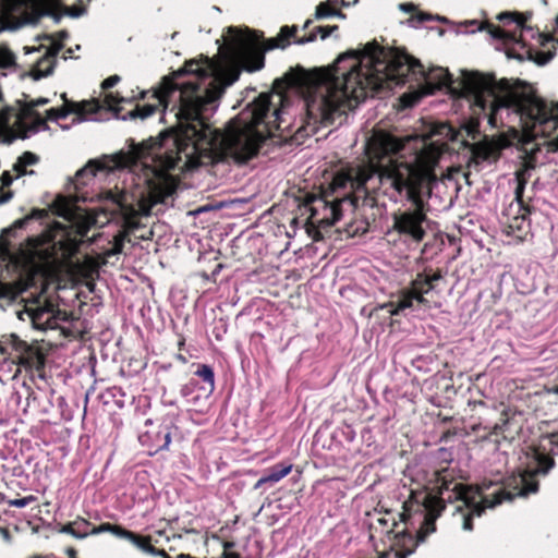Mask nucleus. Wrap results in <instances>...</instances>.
<instances>
[{"label":"nucleus","mask_w":558,"mask_h":558,"mask_svg":"<svg viewBox=\"0 0 558 558\" xmlns=\"http://www.w3.org/2000/svg\"><path fill=\"white\" fill-rule=\"evenodd\" d=\"M207 71L211 75L208 80V93L201 89L181 90L179 87L170 88L167 94L168 107L175 112V117L183 121V129L177 140L172 141L183 154L179 163L181 172L193 170L199 166H208L223 158H231L242 165L257 156L263 143L271 135V124L280 126L282 109L275 108L269 113L274 99L282 102L281 94H262L258 98L231 119L222 131L209 124V118L217 108V100L225 88L235 80L229 77L222 65L217 66L207 62Z\"/></svg>","instance_id":"1"},{"label":"nucleus","mask_w":558,"mask_h":558,"mask_svg":"<svg viewBox=\"0 0 558 558\" xmlns=\"http://www.w3.org/2000/svg\"><path fill=\"white\" fill-rule=\"evenodd\" d=\"M445 148L444 143H427L417 135L398 138L375 131L366 144L369 163L339 170L330 189L345 197L352 192L368 193L375 181L390 201L410 202L409 208L392 214L391 229L401 238L418 243L425 238L427 222L422 194L425 189L430 193V184L437 180L434 169Z\"/></svg>","instance_id":"2"},{"label":"nucleus","mask_w":558,"mask_h":558,"mask_svg":"<svg viewBox=\"0 0 558 558\" xmlns=\"http://www.w3.org/2000/svg\"><path fill=\"white\" fill-rule=\"evenodd\" d=\"M417 72L424 74L418 60L375 43L365 45L361 51L340 54L333 64L318 70L305 99L306 117L296 134L314 135L320 126L333 123L366 97L404 84L410 73Z\"/></svg>","instance_id":"3"},{"label":"nucleus","mask_w":558,"mask_h":558,"mask_svg":"<svg viewBox=\"0 0 558 558\" xmlns=\"http://www.w3.org/2000/svg\"><path fill=\"white\" fill-rule=\"evenodd\" d=\"M427 85L433 93L444 86L466 98L473 116L486 119L492 128L504 124L506 113L514 116L523 130L532 134L547 135L558 128V101H547L534 95L520 83H511L494 75L477 71H462L459 78L452 80L442 69H433L426 75Z\"/></svg>","instance_id":"4"},{"label":"nucleus","mask_w":558,"mask_h":558,"mask_svg":"<svg viewBox=\"0 0 558 558\" xmlns=\"http://www.w3.org/2000/svg\"><path fill=\"white\" fill-rule=\"evenodd\" d=\"M207 62L214 66L218 64V62L209 58L185 62L183 68L173 71L170 75L162 78L155 90V97L158 100L157 105L146 104L136 106L135 110L129 113L131 118L146 119L161 108L165 116L171 114L175 119V126L171 134L162 136L161 140L149 138L140 144H132L128 150L138 149L143 157L145 155L150 157L147 158V165L140 166L141 171H143L144 182L154 191H159L158 195H154V203H163L165 198L175 191L177 180L170 174V171L179 169V163H181L183 157V154L179 153V147L172 141L177 140L184 123L167 106V94L172 87H179L181 90H195L197 93L204 89L207 94L209 84L205 76L210 75L209 71H207Z\"/></svg>","instance_id":"5"},{"label":"nucleus","mask_w":558,"mask_h":558,"mask_svg":"<svg viewBox=\"0 0 558 558\" xmlns=\"http://www.w3.org/2000/svg\"><path fill=\"white\" fill-rule=\"evenodd\" d=\"M433 490L436 493L412 494L404 502L401 514L404 522L410 521L411 525H418L417 538L424 542L425 538L435 532V521L445 509V504L459 502L453 512V518L461 523L462 529L472 531V518L480 517L485 508H494L504 500H512L514 497L526 496L538 490V483L533 480V474H520L514 478V492L498 489L490 499L472 486H466L456 480L453 471L442 469L434 474Z\"/></svg>","instance_id":"6"},{"label":"nucleus","mask_w":558,"mask_h":558,"mask_svg":"<svg viewBox=\"0 0 558 558\" xmlns=\"http://www.w3.org/2000/svg\"><path fill=\"white\" fill-rule=\"evenodd\" d=\"M148 158L150 157L148 156ZM147 155L143 157L138 149L133 151H120L101 161L90 160L75 173L73 180L74 189L78 192L83 186L88 185L98 172L123 168H129L131 171L136 172L141 170L140 165H147ZM86 199L87 197L83 193H77L74 199L65 196H59L56 199L54 206L57 214L71 222L72 227L75 228V235L73 238H69L64 242L60 241L64 250L63 255L72 256L77 252L82 239L87 234L90 226L94 223L93 219L84 217L74 205V202H85Z\"/></svg>","instance_id":"7"},{"label":"nucleus","mask_w":558,"mask_h":558,"mask_svg":"<svg viewBox=\"0 0 558 558\" xmlns=\"http://www.w3.org/2000/svg\"><path fill=\"white\" fill-rule=\"evenodd\" d=\"M106 198L111 201L116 208L113 213L123 217V230L113 236L110 247L104 250L96 256L86 255L77 267L85 278H94L98 275L99 268L109 262V258L122 253L128 235L140 228V216H148L151 205L144 198V192L137 195H129L125 191H107Z\"/></svg>","instance_id":"8"},{"label":"nucleus","mask_w":558,"mask_h":558,"mask_svg":"<svg viewBox=\"0 0 558 558\" xmlns=\"http://www.w3.org/2000/svg\"><path fill=\"white\" fill-rule=\"evenodd\" d=\"M62 99L64 100V105L60 108H50L46 111V121H56L58 122L61 119L66 118L70 113H76L77 118L76 122H81L85 119H90L94 121L99 120V118L95 117L98 111L106 106L108 109L118 112L120 109L118 105L123 101L122 97H119L112 93H109L105 96L104 104L101 105L99 100L92 101H83V102H73L69 101L65 97V94H62Z\"/></svg>","instance_id":"9"},{"label":"nucleus","mask_w":558,"mask_h":558,"mask_svg":"<svg viewBox=\"0 0 558 558\" xmlns=\"http://www.w3.org/2000/svg\"><path fill=\"white\" fill-rule=\"evenodd\" d=\"M341 198L331 202L325 198H312L301 207L302 216H306L304 221L307 232L312 234L315 231L314 239L320 229L331 227L341 218Z\"/></svg>","instance_id":"10"},{"label":"nucleus","mask_w":558,"mask_h":558,"mask_svg":"<svg viewBox=\"0 0 558 558\" xmlns=\"http://www.w3.org/2000/svg\"><path fill=\"white\" fill-rule=\"evenodd\" d=\"M229 53L235 61L246 64L251 58L254 64L250 70H259L264 64V57L259 52L258 41L251 34L236 27H229L223 36Z\"/></svg>","instance_id":"11"},{"label":"nucleus","mask_w":558,"mask_h":558,"mask_svg":"<svg viewBox=\"0 0 558 558\" xmlns=\"http://www.w3.org/2000/svg\"><path fill=\"white\" fill-rule=\"evenodd\" d=\"M500 21H507L510 24H514L513 29H505L499 26H494L490 29V35L496 39H501L505 43L522 44L526 45L525 36L530 34L534 36L532 27L525 26L526 16L519 13L504 12L498 15Z\"/></svg>","instance_id":"12"},{"label":"nucleus","mask_w":558,"mask_h":558,"mask_svg":"<svg viewBox=\"0 0 558 558\" xmlns=\"http://www.w3.org/2000/svg\"><path fill=\"white\" fill-rule=\"evenodd\" d=\"M50 102L49 98L39 97L26 101L20 109L17 119L20 126L24 129V136L28 137L39 131L47 130L46 119H44L36 110L39 106H45Z\"/></svg>","instance_id":"13"},{"label":"nucleus","mask_w":558,"mask_h":558,"mask_svg":"<svg viewBox=\"0 0 558 558\" xmlns=\"http://www.w3.org/2000/svg\"><path fill=\"white\" fill-rule=\"evenodd\" d=\"M21 320H29L34 328L39 330L56 329L59 320H65V314L54 312L50 306H25L17 312Z\"/></svg>","instance_id":"14"},{"label":"nucleus","mask_w":558,"mask_h":558,"mask_svg":"<svg viewBox=\"0 0 558 558\" xmlns=\"http://www.w3.org/2000/svg\"><path fill=\"white\" fill-rule=\"evenodd\" d=\"M38 161V157L29 151H25L17 158L12 167V170L4 171L0 180V190L10 185L13 180H17L22 175L33 174V170H27L28 166H33ZM13 194L11 191L0 193V205L8 203L12 198Z\"/></svg>","instance_id":"15"},{"label":"nucleus","mask_w":558,"mask_h":558,"mask_svg":"<svg viewBox=\"0 0 558 558\" xmlns=\"http://www.w3.org/2000/svg\"><path fill=\"white\" fill-rule=\"evenodd\" d=\"M61 49L62 45L60 43H51L50 47L33 65L29 75L36 81L50 75L56 65V57Z\"/></svg>","instance_id":"16"},{"label":"nucleus","mask_w":558,"mask_h":558,"mask_svg":"<svg viewBox=\"0 0 558 558\" xmlns=\"http://www.w3.org/2000/svg\"><path fill=\"white\" fill-rule=\"evenodd\" d=\"M2 14L0 17L3 29L14 31L23 25V21L15 20L13 13L23 7L21 0H0Z\"/></svg>","instance_id":"17"},{"label":"nucleus","mask_w":558,"mask_h":558,"mask_svg":"<svg viewBox=\"0 0 558 558\" xmlns=\"http://www.w3.org/2000/svg\"><path fill=\"white\" fill-rule=\"evenodd\" d=\"M292 470V464H277L269 469L254 485V489H259L266 484H276L286 477Z\"/></svg>","instance_id":"18"},{"label":"nucleus","mask_w":558,"mask_h":558,"mask_svg":"<svg viewBox=\"0 0 558 558\" xmlns=\"http://www.w3.org/2000/svg\"><path fill=\"white\" fill-rule=\"evenodd\" d=\"M416 296L409 290H403L397 302H389L381 306L389 312L391 316H397L407 308H412Z\"/></svg>","instance_id":"19"},{"label":"nucleus","mask_w":558,"mask_h":558,"mask_svg":"<svg viewBox=\"0 0 558 558\" xmlns=\"http://www.w3.org/2000/svg\"><path fill=\"white\" fill-rule=\"evenodd\" d=\"M339 3L348 5L344 0H327L325 2H320L316 7L315 19L322 20L332 16L344 19L345 15L338 9Z\"/></svg>","instance_id":"20"},{"label":"nucleus","mask_w":558,"mask_h":558,"mask_svg":"<svg viewBox=\"0 0 558 558\" xmlns=\"http://www.w3.org/2000/svg\"><path fill=\"white\" fill-rule=\"evenodd\" d=\"M434 289V284H429L425 274H417L412 280L410 291L416 296V302L423 304L426 302L425 294Z\"/></svg>","instance_id":"21"},{"label":"nucleus","mask_w":558,"mask_h":558,"mask_svg":"<svg viewBox=\"0 0 558 558\" xmlns=\"http://www.w3.org/2000/svg\"><path fill=\"white\" fill-rule=\"evenodd\" d=\"M296 26H282L279 34L269 39L266 49L286 48L290 45V39L294 36Z\"/></svg>","instance_id":"22"},{"label":"nucleus","mask_w":558,"mask_h":558,"mask_svg":"<svg viewBox=\"0 0 558 558\" xmlns=\"http://www.w3.org/2000/svg\"><path fill=\"white\" fill-rule=\"evenodd\" d=\"M27 282L0 283V299L15 300L27 289Z\"/></svg>","instance_id":"23"},{"label":"nucleus","mask_w":558,"mask_h":558,"mask_svg":"<svg viewBox=\"0 0 558 558\" xmlns=\"http://www.w3.org/2000/svg\"><path fill=\"white\" fill-rule=\"evenodd\" d=\"M495 153V149L492 145L485 143H477L474 145L472 154L475 162H482L489 160Z\"/></svg>","instance_id":"24"},{"label":"nucleus","mask_w":558,"mask_h":558,"mask_svg":"<svg viewBox=\"0 0 558 558\" xmlns=\"http://www.w3.org/2000/svg\"><path fill=\"white\" fill-rule=\"evenodd\" d=\"M171 442V434L168 428H161L156 433L155 441L151 445V452H158L167 449Z\"/></svg>","instance_id":"25"},{"label":"nucleus","mask_w":558,"mask_h":558,"mask_svg":"<svg viewBox=\"0 0 558 558\" xmlns=\"http://www.w3.org/2000/svg\"><path fill=\"white\" fill-rule=\"evenodd\" d=\"M338 29V26L337 25H333V26H318L315 28V32L312 33L310 36L307 37H302L298 40H295V43L298 45H304V44H307V43H311V41H314L317 37V35L320 36L322 39H325L327 38L332 32L337 31Z\"/></svg>","instance_id":"26"},{"label":"nucleus","mask_w":558,"mask_h":558,"mask_svg":"<svg viewBox=\"0 0 558 558\" xmlns=\"http://www.w3.org/2000/svg\"><path fill=\"white\" fill-rule=\"evenodd\" d=\"M195 374L208 384L209 391L211 392L215 388V375L213 368L206 364H203L197 368Z\"/></svg>","instance_id":"27"},{"label":"nucleus","mask_w":558,"mask_h":558,"mask_svg":"<svg viewBox=\"0 0 558 558\" xmlns=\"http://www.w3.org/2000/svg\"><path fill=\"white\" fill-rule=\"evenodd\" d=\"M90 523L82 518L74 520V527L76 533V538L82 539L90 535Z\"/></svg>","instance_id":"28"},{"label":"nucleus","mask_w":558,"mask_h":558,"mask_svg":"<svg viewBox=\"0 0 558 558\" xmlns=\"http://www.w3.org/2000/svg\"><path fill=\"white\" fill-rule=\"evenodd\" d=\"M15 64V56L8 48H0V68L8 69Z\"/></svg>","instance_id":"29"},{"label":"nucleus","mask_w":558,"mask_h":558,"mask_svg":"<svg viewBox=\"0 0 558 558\" xmlns=\"http://www.w3.org/2000/svg\"><path fill=\"white\" fill-rule=\"evenodd\" d=\"M554 464L555 462L551 458L542 456L538 459V468L535 470V473L547 474Z\"/></svg>","instance_id":"30"},{"label":"nucleus","mask_w":558,"mask_h":558,"mask_svg":"<svg viewBox=\"0 0 558 558\" xmlns=\"http://www.w3.org/2000/svg\"><path fill=\"white\" fill-rule=\"evenodd\" d=\"M133 537L134 538L131 537L129 542L145 553V548L150 543V536H141L133 532Z\"/></svg>","instance_id":"31"},{"label":"nucleus","mask_w":558,"mask_h":558,"mask_svg":"<svg viewBox=\"0 0 558 558\" xmlns=\"http://www.w3.org/2000/svg\"><path fill=\"white\" fill-rule=\"evenodd\" d=\"M111 533L114 536H117L119 538H124L126 541H129L131 537L134 538L132 531L125 530L124 527H122L120 525H114L113 524Z\"/></svg>","instance_id":"32"},{"label":"nucleus","mask_w":558,"mask_h":558,"mask_svg":"<svg viewBox=\"0 0 558 558\" xmlns=\"http://www.w3.org/2000/svg\"><path fill=\"white\" fill-rule=\"evenodd\" d=\"M420 98H421L420 93L404 94L401 97V102L404 107H412L420 100Z\"/></svg>","instance_id":"33"},{"label":"nucleus","mask_w":558,"mask_h":558,"mask_svg":"<svg viewBox=\"0 0 558 558\" xmlns=\"http://www.w3.org/2000/svg\"><path fill=\"white\" fill-rule=\"evenodd\" d=\"M35 500H36V497L33 496V495H29V496H26V497H23V498L11 500L10 501V506L16 507V508H24V507H26L27 505L32 504Z\"/></svg>","instance_id":"34"},{"label":"nucleus","mask_w":558,"mask_h":558,"mask_svg":"<svg viewBox=\"0 0 558 558\" xmlns=\"http://www.w3.org/2000/svg\"><path fill=\"white\" fill-rule=\"evenodd\" d=\"M29 219H31L29 217H25L23 219L16 220L10 229H7L3 231L0 242L1 243L3 242V238L5 234H9V233L15 231L16 229H22L29 221Z\"/></svg>","instance_id":"35"},{"label":"nucleus","mask_w":558,"mask_h":558,"mask_svg":"<svg viewBox=\"0 0 558 558\" xmlns=\"http://www.w3.org/2000/svg\"><path fill=\"white\" fill-rule=\"evenodd\" d=\"M85 9L80 5V7H64V12L65 14L72 16V17H78L81 16L83 13H84Z\"/></svg>","instance_id":"36"},{"label":"nucleus","mask_w":558,"mask_h":558,"mask_svg":"<svg viewBox=\"0 0 558 558\" xmlns=\"http://www.w3.org/2000/svg\"><path fill=\"white\" fill-rule=\"evenodd\" d=\"M113 524L110 523H102L98 526H94L90 529V535H97L104 532H110L112 531Z\"/></svg>","instance_id":"37"},{"label":"nucleus","mask_w":558,"mask_h":558,"mask_svg":"<svg viewBox=\"0 0 558 558\" xmlns=\"http://www.w3.org/2000/svg\"><path fill=\"white\" fill-rule=\"evenodd\" d=\"M120 81V76L118 75H112L108 78H106L102 84H101V87L104 89H108V88H111L113 87L118 82Z\"/></svg>","instance_id":"38"},{"label":"nucleus","mask_w":558,"mask_h":558,"mask_svg":"<svg viewBox=\"0 0 558 558\" xmlns=\"http://www.w3.org/2000/svg\"><path fill=\"white\" fill-rule=\"evenodd\" d=\"M145 553L150 554V555H156V556H162L163 558L169 557L163 549H157L150 543L145 548Z\"/></svg>","instance_id":"39"},{"label":"nucleus","mask_w":558,"mask_h":558,"mask_svg":"<svg viewBox=\"0 0 558 558\" xmlns=\"http://www.w3.org/2000/svg\"><path fill=\"white\" fill-rule=\"evenodd\" d=\"M75 527H74V521L63 525L60 530L61 533H65V534H70L72 535L73 537L76 538V533H75Z\"/></svg>","instance_id":"40"},{"label":"nucleus","mask_w":558,"mask_h":558,"mask_svg":"<svg viewBox=\"0 0 558 558\" xmlns=\"http://www.w3.org/2000/svg\"><path fill=\"white\" fill-rule=\"evenodd\" d=\"M508 418L502 420L501 424H495L492 434L498 435L499 433L505 430L506 425L508 424Z\"/></svg>","instance_id":"41"},{"label":"nucleus","mask_w":558,"mask_h":558,"mask_svg":"<svg viewBox=\"0 0 558 558\" xmlns=\"http://www.w3.org/2000/svg\"><path fill=\"white\" fill-rule=\"evenodd\" d=\"M442 278V275L440 271H436L433 275H426V280L429 284H434L435 281H438Z\"/></svg>","instance_id":"42"},{"label":"nucleus","mask_w":558,"mask_h":558,"mask_svg":"<svg viewBox=\"0 0 558 558\" xmlns=\"http://www.w3.org/2000/svg\"><path fill=\"white\" fill-rule=\"evenodd\" d=\"M400 9L404 12H411L413 10V4L402 3V4H400Z\"/></svg>","instance_id":"43"},{"label":"nucleus","mask_w":558,"mask_h":558,"mask_svg":"<svg viewBox=\"0 0 558 558\" xmlns=\"http://www.w3.org/2000/svg\"><path fill=\"white\" fill-rule=\"evenodd\" d=\"M416 19H417L418 22H424V21H427V20H432V15L421 13V14L416 15Z\"/></svg>","instance_id":"44"},{"label":"nucleus","mask_w":558,"mask_h":558,"mask_svg":"<svg viewBox=\"0 0 558 558\" xmlns=\"http://www.w3.org/2000/svg\"><path fill=\"white\" fill-rule=\"evenodd\" d=\"M0 533H1V535L3 536V538H4L7 542H9V541H10V538H11V537H10V533H9V531H8V530H5V529H1V527H0Z\"/></svg>","instance_id":"45"},{"label":"nucleus","mask_w":558,"mask_h":558,"mask_svg":"<svg viewBox=\"0 0 558 558\" xmlns=\"http://www.w3.org/2000/svg\"><path fill=\"white\" fill-rule=\"evenodd\" d=\"M149 438H150L149 433H146L145 435H142L140 439H141V441H142L143 444H146V442L148 441V439H149Z\"/></svg>","instance_id":"46"},{"label":"nucleus","mask_w":558,"mask_h":558,"mask_svg":"<svg viewBox=\"0 0 558 558\" xmlns=\"http://www.w3.org/2000/svg\"><path fill=\"white\" fill-rule=\"evenodd\" d=\"M547 392L558 395V386H554L551 388H547Z\"/></svg>","instance_id":"47"},{"label":"nucleus","mask_w":558,"mask_h":558,"mask_svg":"<svg viewBox=\"0 0 558 558\" xmlns=\"http://www.w3.org/2000/svg\"><path fill=\"white\" fill-rule=\"evenodd\" d=\"M223 558H239V555L235 553H228L223 555Z\"/></svg>","instance_id":"48"},{"label":"nucleus","mask_w":558,"mask_h":558,"mask_svg":"<svg viewBox=\"0 0 558 558\" xmlns=\"http://www.w3.org/2000/svg\"><path fill=\"white\" fill-rule=\"evenodd\" d=\"M37 49L38 48H35V47H33V48L24 47V51L26 54L32 53V52L36 51Z\"/></svg>","instance_id":"49"},{"label":"nucleus","mask_w":558,"mask_h":558,"mask_svg":"<svg viewBox=\"0 0 558 558\" xmlns=\"http://www.w3.org/2000/svg\"><path fill=\"white\" fill-rule=\"evenodd\" d=\"M393 557H395V558H405V557H407V555H405V554H402V553L397 551V553H395Z\"/></svg>","instance_id":"50"},{"label":"nucleus","mask_w":558,"mask_h":558,"mask_svg":"<svg viewBox=\"0 0 558 558\" xmlns=\"http://www.w3.org/2000/svg\"><path fill=\"white\" fill-rule=\"evenodd\" d=\"M310 24H311V20L306 21L303 28H307Z\"/></svg>","instance_id":"51"},{"label":"nucleus","mask_w":558,"mask_h":558,"mask_svg":"<svg viewBox=\"0 0 558 558\" xmlns=\"http://www.w3.org/2000/svg\"><path fill=\"white\" fill-rule=\"evenodd\" d=\"M436 19L439 20V21H442V22L446 21L445 17H440V16H437Z\"/></svg>","instance_id":"52"},{"label":"nucleus","mask_w":558,"mask_h":558,"mask_svg":"<svg viewBox=\"0 0 558 558\" xmlns=\"http://www.w3.org/2000/svg\"><path fill=\"white\" fill-rule=\"evenodd\" d=\"M74 554H75L74 549H71V550L69 551V555H74Z\"/></svg>","instance_id":"53"},{"label":"nucleus","mask_w":558,"mask_h":558,"mask_svg":"<svg viewBox=\"0 0 558 558\" xmlns=\"http://www.w3.org/2000/svg\"><path fill=\"white\" fill-rule=\"evenodd\" d=\"M142 239L146 240L149 239V236L141 235Z\"/></svg>","instance_id":"54"},{"label":"nucleus","mask_w":558,"mask_h":558,"mask_svg":"<svg viewBox=\"0 0 558 558\" xmlns=\"http://www.w3.org/2000/svg\"><path fill=\"white\" fill-rule=\"evenodd\" d=\"M167 558H171V557H167Z\"/></svg>","instance_id":"55"}]
</instances>
